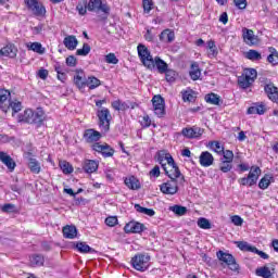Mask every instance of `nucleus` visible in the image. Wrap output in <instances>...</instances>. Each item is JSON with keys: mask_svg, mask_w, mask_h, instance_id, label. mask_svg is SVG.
<instances>
[{"mask_svg": "<svg viewBox=\"0 0 278 278\" xmlns=\"http://www.w3.org/2000/svg\"><path fill=\"white\" fill-rule=\"evenodd\" d=\"M137 51H138V55L140 58L143 66H146L150 71H153V68L156 67L157 72L161 75H164V73H166V71L168 70V64L166 62H164V60H162L160 56H155L153 59V56L151 55V52H149V49L147 48V46L139 45L137 47Z\"/></svg>", "mask_w": 278, "mask_h": 278, "instance_id": "obj_1", "label": "nucleus"}, {"mask_svg": "<svg viewBox=\"0 0 278 278\" xmlns=\"http://www.w3.org/2000/svg\"><path fill=\"white\" fill-rule=\"evenodd\" d=\"M10 97V91L0 89V110H2V112H8L11 108L14 114L21 112V110H23V104L16 100L11 102Z\"/></svg>", "mask_w": 278, "mask_h": 278, "instance_id": "obj_2", "label": "nucleus"}, {"mask_svg": "<svg viewBox=\"0 0 278 278\" xmlns=\"http://www.w3.org/2000/svg\"><path fill=\"white\" fill-rule=\"evenodd\" d=\"M45 121V112L40 109L37 111H33L31 109H27L23 114L18 115L20 123H28L29 125H40Z\"/></svg>", "mask_w": 278, "mask_h": 278, "instance_id": "obj_3", "label": "nucleus"}, {"mask_svg": "<svg viewBox=\"0 0 278 278\" xmlns=\"http://www.w3.org/2000/svg\"><path fill=\"white\" fill-rule=\"evenodd\" d=\"M217 260L222 263V266H227L231 273L235 275H240V265L236 262V257H233L230 253L223 252L222 250L216 253Z\"/></svg>", "mask_w": 278, "mask_h": 278, "instance_id": "obj_4", "label": "nucleus"}, {"mask_svg": "<svg viewBox=\"0 0 278 278\" xmlns=\"http://www.w3.org/2000/svg\"><path fill=\"white\" fill-rule=\"evenodd\" d=\"M257 79V70L255 68H245L241 76L238 77V85L240 88L247 90V88H251V86Z\"/></svg>", "mask_w": 278, "mask_h": 278, "instance_id": "obj_5", "label": "nucleus"}, {"mask_svg": "<svg viewBox=\"0 0 278 278\" xmlns=\"http://www.w3.org/2000/svg\"><path fill=\"white\" fill-rule=\"evenodd\" d=\"M98 116V125L103 134H108L110 131V125L112 123V113H110V109L102 108L97 111Z\"/></svg>", "mask_w": 278, "mask_h": 278, "instance_id": "obj_6", "label": "nucleus"}, {"mask_svg": "<svg viewBox=\"0 0 278 278\" xmlns=\"http://www.w3.org/2000/svg\"><path fill=\"white\" fill-rule=\"evenodd\" d=\"M131 266L135 270L144 273V270H149V267L151 266V256L149 254H136L131 258Z\"/></svg>", "mask_w": 278, "mask_h": 278, "instance_id": "obj_7", "label": "nucleus"}, {"mask_svg": "<svg viewBox=\"0 0 278 278\" xmlns=\"http://www.w3.org/2000/svg\"><path fill=\"white\" fill-rule=\"evenodd\" d=\"M152 108L157 118H164L166 116V102L162 96L157 94L152 98Z\"/></svg>", "mask_w": 278, "mask_h": 278, "instance_id": "obj_8", "label": "nucleus"}, {"mask_svg": "<svg viewBox=\"0 0 278 278\" xmlns=\"http://www.w3.org/2000/svg\"><path fill=\"white\" fill-rule=\"evenodd\" d=\"M88 12H94L99 14V12H103V14H110V5L108 3H103V0H89L87 3Z\"/></svg>", "mask_w": 278, "mask_h": 278, "instance_id": "obj_9", "label": "nucleus"}, {"mask_svg": "<svg viewBox=\"0 0 278 278\" xmlns=\"http://www.w3.org/2000/svg\"><path fill=\"white\" fill-rule=\"evenodd\" d=\"M163 170L165 172V175L169 177V179H180V181H185L179 167L175 163V159L167 163L166 166L163 167Z\"/></svg>", "mask_w": 278, "mask_h": 278, "instance_id": "obj_10", "label": "nucleus"}, {"mask_svg": "<svg viewBox=\"0 0 278 278\" xmlns=\"http://www.w3.org/2000/svg\"><path fill=\"white\" fill-rule=\"evenodd\" d=\"M25 3L35 16H45L47 14V9L38 0H25Z\"/></svg>", "mask_w": 278, "mask_h": 278, "instance_id": "obj_11", "label": "nucleus"}, {"mask_svg": "<svg viewBox=\"0 0 278 278\" xmlns=\"http://www.w3.org/2000/svg\"><path fill=\"white\" fill-rule=\"evenodd\" d=\"M242 38H243V42L248 45V47H255L256 45H260V38H257L253 29L243 27Z\"/></svg>", "mask_w": 278, "mask_h": 278, "instance_id": "obj_12", "label": "nucleus"}, {"mask_svg": "<svg viewBox=\"0 0 278 278\" xmlns=\"http://www.w3.org/2000/svg\"><path fill=\"white\" fill-rule=\"evenodd\" d=\"M160 190L163 194H177L179 192V186L177 185V179L167 180L160 185Z\"/></svg>", "mask_w": 278, "mask_h": 278, "instance_id": "obj_13", "label": "nucleus"}, {"mask_svg": "<svg viewBox=\"0 0 278 278\" xmlns=\"http://www.w3.org/2000/svg\"><path fill=\"white\" fill-rule=\"evenodd\" d=\"M92 149L93 151H97V153H101L103 157H112L114 155V149L108 143L101 144L99 142H96L92 146Z\"/></svg>", "mask_w": 278, "mask_h": 278, "instance_id": "obj_14", "label": "nucleus"}, {"mask_svg": "<svg viewBox=\"0 0 278 278\" xmlns=\"http://www.w3.org/2000/svg\"><path fill=\"white\" fill-rule=\"evenodd\" d=\"M144 229H147L144 227V224H141L139 222H129L124 227L125 233H142Z\"/></svg>", "mask_w": 278, "mask_h": 278, "instance_id": "obj_15", "label": "nucleus"}, {"mask_svg": "<svg viewBox=\"0 0 278 278\" xmlns=\"http://www.w3.org/2000/svg\"><path fill=\"white\" fill-rule=\"evenodd\" d=\"M199 163L203 168H210L214 166V155L210 151H203L199 156Z\"/></svg>", "mask_w": 278, "mask_h": 278, "instance_id": "obj_16", "label": "nucleus"}, {"mask_svg": "<svg viewBox=\"0 0 278 278\" xmlns=\"http://www.w3.org/2000/svg\"><path fill=\"white\" fill-rule=\"evenodd\" d=\"M247 114H258V116H262L266 114V104L264 102H255L247 110Z\"/></svg>", "mask_w": 278, "mask_h": 278, "instance_id": "obj_17", "label": "nucleus"}, {"mask_svg": "<svg viewBox=\"0 0 278 278\" xmlns=\"http://www.w3.org/2000/svg\"><path fill=\"white\" fill-rule=\"evenodd\" d=\"M84 139L89 142H99V140H101V132L90 128V129H86L84 132Z\"/></svg>", "mask_w": 278, "mask_h": 278, "instance_id": "obj_18", "label": "nucleus"}, {"mask_svg": "<svg viewBox=\"0 0 278 278\" xmlns=\"http://www.w3.org/2000/svg\"><path fill=\"white\" fill-rule=\"evenodd\" d=\"M0 162H2V164H4L11 172L16 168V162H14V159L5 152H0Z\"/></svg>", "mask_w": 278, "mask_h": 278, "instance_id": "obj_19", "label": "nucleus"}, {"mask_svg": "<svg viewBox=\"0 0 278 278\" xmlns=\"http://www.w3.org/2000/svg\"><path fill=\"white\" fill-rule=\"evenodd\" d=\"M264 90L270 101L278 103V89L273 84H267L264 87Z\"/></svg>", "mask_w": 278, "mask_h": 278, "instance_id": "obj_20", "label": "nucleus"}, {"mask_svg": "<svg viewBox=\"0 0 278 278\" xmlns=\"http://www.w3.org/2000/svg\"><path fill=\"white\" fill-rule=\"evenodd\" d=\"M181 134L185 138H200L203 136V129L200 127L184 128Z\"/></svg>", "mask_w": 278, "mask_h": 278, "instance_id": "obj_21", "label": "nucleus"}, {"mask_svg": "<svg viewBox=\"0 0 278 278\" xmlns=\"http://www.w3.org/2000/svg\"><path fill=\"white\" fill-rule=\"evenodd\" d=\"M262 175V169L257 166H252L250 168V172L248 174V178L250 179V188L252 186H255L257 184V179H260V176Z\"/></svg>", "mask_w": 278, "mask_h": 278, "instance_id": "obj_22", "label": "nucleus"}, {"mask_svg": "<svg viewBox=\"0 0 278 278\" xmlns=\"http://www.w3.org/2000/svg\"><path fill=\"white\" fill-rule=\"evenodd\" d=\"M173 155L166 152V150H161L157 152V162L161 164L162 168L166 166L169 162H173Z\"/></svg>", "mask_w": 278, "mask_h": 278, "instance_id": "obj_23", "label": "nucleus"}, {"mask_svg": "<svg viewBox=\"0 0 278 278\" xmlns=\"http://www.w3.org/2000/svg\"><path fill=\"white\" fill-rule=\"evenodd\" d=\"M87 80L88 78H86V74H84V71L76 72V75L74 76V84L79 90H83V88L86 87Z\"/></svg>", "mask_w": 278, "mask_h": 278, "instance_id": "obj_24", "label": "nucleus"}, {"mask_svg": "<svg viewBox=\"0 0 278 278\" xmlns=\"http://www.w3.org/2000/svg\"><path fill=\"white\" fill-rule=\"evenodd\" d=\"M99 163L94 160H85L83 163V170L88 174L97 173Z\"/></svg>", "mask_w": 278, "mask_h": 278, "instance_id": "obj_25", "label": "nucleus"}, {"mask_svg": "<svg viewBox=\"0 0 278 278\" xmlns=\"http://www.w3.org/2000/svg\"><path fill=\"white\" fill-rule=\"evenodd\" d=\"M206 147L207 149H210V151H213L217 155H223V151L225 150V146H223L220 141H216V140L208 141Z\"/></svg>", "mask_w": 278, "mask_h": 278, "instance_id": "obj_26", "label": "nucleus"}, {"mask_svg": "<svg viewBox=\"0 0 278 278\" xmlns=\"http://www.w3.org/2000/svg\"><path fill=\"white\" fill-rule=\"evenodd\" d=\"M206 49H208L207 58H210L211 60L218 58V48L216 47V41H214L212 39L208 40L206 42Z\"/></svg>", "mask_w": 278, "mask_h": 278, "instance_id": "obj_27", "label": "nucleus"}, {"mask_svg": "<svg viewBox=\"0 0 278 278\" xmlns=\"http://www.w3.org/2000/svg\"><path fill=\"white\" fill-rule=\"evenodd\" d=\"M63 45L70 51H75V49H77V45H79V41H77V37L71 35L64 38Z\"/></svg>", "mask_w": 278, "mask_h": 278, "instance_id": "obj_28", "label": "nucleus"}, {"mask_svg": "<svg viewBox=\"0 0 278 278\" xmlns=\"http://www.w3.org/2000/svg\"><path fill=\"white\" fill-rule=\"evenodd\" d=\"M181 96L185 103H194L197 101V93L190 88L182 90Z\"/></svg>", "mask_w": 278, "mask_h": 278, "instance_id": "obj_29", "label": "nucleus"}, {"mask_svg": "<svg viewBox=\"0 0 278 278\" xmlns=\"http://www.w3.org/2000/svg\"><path fill=\"white\" fill-rule=\"evenodd\" d=\"M16 55V48L13 45H8L0 50V58H14Z\"/></svg>", "mask_w": 278, "mask_h": 278, "instance_id": "obj_30", "label": "nucleus"}, {"mask_svg": "<svg viewBox=\"0 0 278 278\" xmlns=\"http://www.w3.org/2000/svg\"><path fill=\"white\" fill-rule=\"evenodd\" d=\"M29 264L34 268L37 266H45V256L42 254H33L29 256Z\"/></svg>", "mask_w": 278, "mask_h": 278, "instance_id": "obj_31", "label": "nucleus"}, {"mask_svg": "<svg viewBox=\"0 0 278 278\" xmlns=\"http://www.w3.org/2000/svg\"><path fill=\"white\" fill-rule=\"evenodd\" d=\"M124 184L127 186V188H129V190H140V180H138L135 176L125 178Z\"/></svg>", "mask_w": 278, "mask_h": 278, "instance_id": "obj_32", "label": "nucleus"}, {"mask_svg": "<svg viewBox=\"0 0 278 278\" xmlns=\"http://www.w3.org/2000/svg\"><path fill=\"white\" fill-rule=\"evenodd\" d=\"M63 236L64 238H67V240H74V238H77V227L75 226L63 227Z\"/></svg>", "mask_w": 278, "mask_h": 278, "instance_id": "obj_33", "label": "nucleus"}, {"mask_svg": "<svg viewBox=\"0 0 278 278\" xmlns=\"http://www.w3.org/2000/svg\"><path fill=\"white\" fill-rule=\"evenodd\" d=\"M161 42H173L175 40V31L165 29L160 35Z\"/></svg>", "mask_w": 278, "mask_h": 278, "instance_id": "obj_34", "label": "nucleus"}, {"mask_svg": "<svg viewBox=\"0 0 278 278\" xmlns=\"http://www.w3.org/2000/svg\"><path fill=\"white\" fill-rule=\"evenodd\" d=\"M189 75L193 81H197L201 77V68H199V63H191Z\"/></svg>", "mask_w": 278, "mask_h": 278, "instance_id": "obj_35", "label": "nucleus"}, {"mask_svg": "<svg viewBox=\"0 0 278 278\" xmlns=\"http://www.w3.org/2000/svg\"><path fill=\"white\" fill-rule=\"evenodd\" d=\"M269 55L267 56V62L273 64V66H277L278 64V51L274 47L268 48Z\"/></svg>", "mask_w": 278, "mask_h": 278, "instance_id": "obj_36", "label": "nucleus"}, {"mask_svg": "<svg viewBox=\"0 0 278 278\" xmlns=\"http://www.w3.org/2000/svg\"><path fill=\"white\" fill-rule=\"evenodd\" d=\"M255 275L257 277H263V278H273V271H270V268L268 266L256 268Z\"/></svg>", "mask_w": 278, "mask_h": 278, "instance_id": "obj_37", "label": "nucleus"}, {"mask_svg": "<svg viewBox=\"0 0 278 278\" xmlns=\"http://www.w3.org/2000/svg\"><path fill=\"white\" fill-rule=\"evenodd\" d=\"M275 181V178L271 175L266 174L258 182V188L261 190H267L268 186H270V182Z\"/></svg>", "mask_w": 278, "mask_h": 278, "instance_id": "obj_38", "label": "nucleus"}, {"mask_svg": "<svg viewBox=\"0 0 278 278\" xmlns=\"http://www.w3.org/2000/svg\"><path fill=\"white\" fill-rule=\"evenodd\" d=\"M86 86L89 88V90H94L101 86V80L94 76H89L87 78Z\"/></svg>", "mask_w": 278, "mask_h": 278, "instance_id": "obj_39", "label": "nucleus"}, {"mask_svg": "<svg viewBox=\"0 0 278 278\" xmlns=\"http://www.w3.org/2000/svg\"><path fill=\"white\" fill-rule=\"evenodd\" d=\"M247 60H251V62H260L262 60V53L257 50H249L245 52Z\"/></svg>", "mask_w": 278, "mask_h": 278, "instance_id": "obj_40", "label": "nucleus"}, {"mask_svg": "<svg viewBox=\"0 0 278 278\" xmlns=\"http://www.w3.org/2000/svg\"><path fill=\"white\" fill-rule=\"evenodd\" d=\"M27 49L29 51H34L35 53H39V55L45 54V48L40 42H33L27 45Z\"/></svg>", "mask_w": 278, "mask_h": 278, "instance_id": "obj_41", "label": "nucleus"}, {"mask_svg": "<svg viewBox=\"0 0 278 278\" xmlns=\"http://www.w3.org/2000/svg\"><path fill=\"white\" fill-rule=\"evenodd\" d=\"M28 167H29L30 172H33L35 175H38L41 170L40 163L38 162V160H36L34 157L29 159Z\"/></svg>", "mask_w": 278, "mask_h": 278, "instance_id": "obj_42", "label": "nucleus"}, {"mask_svg": "<svg viewBox=\"0 0 278 278\" xmlns=\"http://www.w3.org/2000/svg\"><path fill=\"white\" fill-rule=\"evenodd\" d=\"M169 211L174 212V214H176V216H186V214H188V207L177 205V204L174 206H170Z\"/></svg>", "mask_w": 278, "mask_h": 278, "instance_id": "obj_43", "label": "nucleus"}, {"mask_svg": "<svg viewBox=\"0 0 278 278\" xmlns=\"http://www.w3.org/2000/svg\"><path fill=\"white\" fill-rule=\"evenodd\" d=\"M206 103H211V105H220V96L216 93H208L205 96Z\"/></svg>", "mask_w": 278, "mask_h": 278, "instance_id": "obj_44", "label": "nucleus"}, {"mask_svg": "<svg viewBox=\"0 0 278 278\" xmlns=\"http://www.w3.org/2000/svg\"><path fill=\"white\" fill-rule=\"evenodd\" d=\"M59 167L64 175H71V173H73V165H71V163H68L67 161H60Z\"/></svg>", "mask_w": 278, "mask_h": 278, "instance_id": "obj_45", "label": "nucleus"}, {"mask_svg": "<svg viewBox=\"0 0 278 278\" xmlns=\"http://www.w3.org/2000/svg\"><path fill=\"white\" fill-rule=\"evenodd\" d=\"M233 162L231 161H223V159L220 160V164H219V170H222V173H230V170L233 168Z\"/></svg>", "mask_w": 278, "mask_h": 278, "instance_id": "obj_46", "label": "nucleus"}, {"mask_svg": "<svg viewBox=\"0 0 278 278\" xmlns=\"http://www.w3.org/2000/svg\"><path fill=\"white\" fill-rule=\"evenodd\" d=\"M237 247L240 249V251H247L249 253H253V251H255V247L249 244L247 241H239Z\"/></svg>", "mask_w": 278, "mask_h": 278, "instance_id": "obj_47", "label": "nucleus"}, {"mask_svg": "<svg viewBox=\"0 0 278 278\" xmlns=\"http://www.w3.org/2000/svg\"><path fill=\"white\" fill-rule=\"evenodd\" d=\"M164 74L166 81H168L169 84H173V81L177 79V72H175V70L167 68L166 72H164Z\"/></svg>", "mask_w": 278, "mask_h": 278, "instance_id": "obj_48", "label": "nucleus"}, {"mask_svg": "<svg viewBox=\"0 0 278 278\" xmlns=\"http://www.w3.org/2000/svg\"><path fill=\"white\" fill-rule=\"evenodd\" d=\"M76 249L79 253H90L92 251V248H90L86 242L76 243Z\"/></svg>", "mask_w": 278, "mask_h": 278, "instance_id": "obj_49", "label": "nucleus"}, {"mask_svg": "<svg viewBox=\"0 0 278 278\" xmlns=\"http://www.w3.org/2000/svg\"><path fill=\"white\" fill-rule=\"evenodd\" d=\"M198 227H200V229H212V224L210 223V219L200 217L198 219Z\"/></svg>", "mask_w": 278, "mask_h": 278, "instance_id": "obj_50", "label": "nucleus"}, {"mask_svg": "<svg viewBox=\"0 0 278 278\" xmlns=\"http://www.w3.org/2000/svg\"><path fill=\"white\" fill-rule=\"evenodd\" d=\"M142 5L144 14H150L154 8L153 0H142Z\"/></svg>", "mask_w": 278, "mask_h": 278, "instance_id": "obj_51", "label": "nucleus"}, {"mask_svg": "<svg viewBox=\"0 0 278 278\" xmlns=\"http://www.w3.org/2000/svg\"><path fill=\"white\" fill-rule=\"evenodd\" d=\"M223 161L225 162H233V151L231 150H224L223 153Z\"/></svg>", "mask_w": 278, "mask_h": 278, "instance_id": "obj_52", "label": "nucleus"}, {"mask_svg": "<svg viewBox=\"0 0 278 278\" xmlns=\"http://www.w3.org/2000/svg\"><path fill=\"white\" fill-rule=\"evenodd\" d=\"M104 60L106 64H117L118 63V58H116V54L114 53H109L104 56Z\"/></svg>", "mask_w": 278, "mask_h": 278, "instance_id": "obj_53", "label": "nucleus"}, {"mask_svg": "<svg viewBox=\"0 0 278 278\" xmlns=\"http://www.w3.org/2000/svg\"><path fill=\"white\" fill-rule=\"evenodd\" d=\"M88 53H90V45H88V43H84V45H83V48H81V49H78V50L76 51V54H77V55H83V56L88 55Z\"/></svg>", "mask_w": 278, "mask_h": 278, "instance_id": "obj_54", "label": "nucleus"}, {"mask_svg": "<svg viewBox=\"0 0 278 278\" xmlns=\"http://www.w3.org/2000/svg\"><path fill=\"white\" fill-rule=\"evenodd\" d=\"M76 10L80 16H86V14L88 13V4L78 3L76 5Z\"/></svg>", "mask_w": 278, "mask_h": 278, "instance_id": "obj_55", "label": "nucleus"}, {"mask_svg": "<svg viewBox=\"0 0 278 278\" xmlns=\"http://www.w3.org/2000/svg\"><path fill=\"white\" fill-rule=\"evenodd\" d=\"M2 212L10 214L16 212V206L14 204L7 203L1 207Z\"/></svg>", "mask_w": 278, "mask_h": 278, "instance_id": "obj_56", "label": "nucleus"}, {"mask_svg": "<svg viewBox=\"0 0 278 278\" xmlns=\"http://www.w3.org/2000/svg\"><path fill=\"white\" fill-rule=\"evenodd\" d=\"M231 223L236 225V227H242V224L244 223V219L240 217L239 215L231 216Z\"/></svg>", "mask_w": 278, "mask_h": 278, "instance_id": "obj_57", "label": "nucleus"}, {"mask_svg": "<svg viewBox=\"0 0 278 278\" xmlns=\"http://www.w3.org/2000/svg\"><path fill=\"white\" fill-rule=\"evenodd\" d=\"M118 223V218L114 217V216H110L105 219V225H108V227H115V225Z\"/></svg>", "mask_w": 278, "mask_h": 278, "instance_id": "obj_58", "label": "nucleus"}, {"mask_svg": "<svg viewBox=\"0 0 278 278\" xmlns=\"http://www.w3.org/2000/svg\"><path fill=\"white\" fill-rule=\"evenodd\" d=\"M233 3L239 10H247V0H233Z\"/></svg>", "mask_w": 278, "mask_h": 278, "instance_id": "obj_59", "label": "nucleus"}, {"mask_svg": "<svg viewBox=\"0 0 278 278\" xmlns=\"http://www.w3.org/2000/svg\"><path fill=\"white\" fill-rule=\"evenodd\" d=\"M66 64L71 67L77 66V59L74 55H70L66 58Z\"/></svg>", "mask_w": 278, "mask_h": 278, "instance_id": "obj_60", "label": "nucleus"}, {"mask_svg": "<svg viewBox=\"0 0 278 278\" xmlns=\"http://www.w3.org/2000/svg\"><path fill=\"white\" fill-rule=\"evenodd\" d=\"M142 127H151V117L149 115H144L141 119Z\"/></svg>", "mask_w": 278, "mask_h": 278, "instance_id": "obj_61", "label": "nucleus"}, {"mask_svg": "<svg viewBox=\"0 0 278 278\" xmlns=\"http://www.w3.org/2000/svg\"><path fill=\"white\" fill-rule=\"evenodd\" d=\"M238 184H240V186H249V187H251V179H249V176L248 177H243V178H240L238 180Z\"/></svg>", "mask_w": 278, "mask_h": 278, "instance_id": "obj_62", "label": "nucleus"}, {"mask_svg": "<svg viewBox=\"0 0 278 278\" xmlns=\"http://www.w3.org/2000/svg\"><path fill=\"white\" fill-rule=\"evenodd\" d=\"M160 166H154L151 170H150V177H160Z\"/></svg>", "mask_w": 278, "mask_h": 278, "instance_id": "obj_63", "label": "nucleus"}, {"mask_svg": "<svg viewBox=\"0 0 278 278\" xmlns=\"http://www.w3.org/2000/svg\"><path fill=\"white\" fill-rule=\"evenodd\" d=\"M38 77L40 79H47V77H49V71L43 70V68L39 70L38 71Z\"/></svg>", "mask_w": 278, "mask_h": 278, "instance_id": "obj_64", "label": "nucleus"}]
</instances>
